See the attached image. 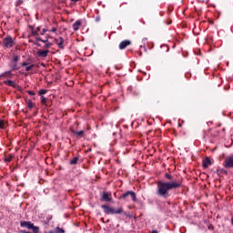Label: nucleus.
<instances>
[{
    "label": "nucleus",
    "mask_w": 233,
    "mask_h": 233,
    "mask_svg": "<svg viewBox=\"0 0 233 233\" xmlns=\"http://www.w3.org/2000/svg\"><path fill=\"white\" fill-rule=\"evenodd\" d=\"M49 32L56 34V32H57V27H53L51 30H49Z\"/></svg>",
    "instance_id": "28"
},
{
    "label": "nucleus",
    "mask_w": 233,
    "mask_h": 233,
    "mask_svg": "<svg viewBox=\"0 0 233 233\" xmlns=\"http://www.w3.org/2000/svg\"><path fill=\"white\" fill-rule=\"evenodd\" d=\"M131 44H132V42H130V40H124V41L120 42L119 49L125 50V48H127V46H130Z\"/></svg>",
    "instance_id": "10"
},
{
    "label": "nucleus",
    "mask_w": 233,
    "mask_h": 233,
    "mask_svg": "<svg viewBox=\"0 0 233 233\" xmlns=\"http://www.w3.org/2000/svg\"><path fill=\"white\" fill-rule=\"evenodd\" d=\"M27 94H29V96H35V92L34 91H27Z\"/></svg>",
    "instance_id": "29"
},
{
    "label": "nucleus",
    "mask_w": 233,
    "mask_h": 233,
    "mask_svg": "<svg viewBox=\"0 0 233 233\" xmlns=\"http://www.w3.org/2000/svg\"><path fill=\"white\" fill-rule=\"evenodd\" d=\"M142 41L143 43H145L147 41V38H143Z\"/></svg>",
    "instance_id": "37"
},
{
    "label": "nucleus",
    "mask_w": 233,
    "mask_h": 233,
    "mask_svg": "<svg viewBox=\"0 0 233 233\" xmlns=\"http://www.w3.org/2000/svg\"><path fill=\"white\" fill-rule=\"evenodd\" d=\"M5 161H7L8 163H10V161H12V157L5 158Z\"/></svg>",
    "instance_id": "35"
},
{
    "label": "nucleus",
    "mask_w": 233,
    "mask_h": 233,
    "mask_svg": "<svg viewBox=\"0 0 233 233\" xmlns=\"http://www.w3.org/2000/svg\"><path fill=\"white\" fill-rule=\"evenodd\" d=\"M35 30H37V32L39 33V30H41L40 27H36Z\"/></svg>",
    "instance_id": "36"
},
{
    "label": "nucleus",
    "mask_w": 233,
    "mask_h": 233,
    "mask_svg": "<svg viewBox=\"0 0 233 233\" xmlns=\"http://www.w3.org/2000/svg\"><path fill=\"white\" fill-rule=\"evenodd\" d=\"M231 225L233 226V218H231Z\"/></svg>",
    "instance_id": "39"
},
{
    "label": "nucleus",
    "mask_w": 233,
    "mask_h": 233,
    "mask_svg": "<svg viewBox=\"0 0 233 233\" xmlns=\"http://www.w3.org/2000/svg\"><path fill=\"white\" fill-rule=\"evenodd\" d=\"M56 232H57V233H65V229H63V228L57 227V228H56Z\"/></svg>",
    "instance_id": "25"
},
{
    "label": "nucleus",
    "mask_w": 233,
    "mask_h": 233,
    "mask_svg": "<svg viewBox=\"0 0 233 233\" xmlns=\"http://www.w3.org/2000/svg\"><path fill=\"white\" fill-rule=\"evenodd\" d=\"M130 198H131V201H133L134 203L137 201L136 192L134 191H127L126 193L122 194L119 197V199H124L125 201H130Z\"/></svg>",
    "instance_id": "2"
},
{
    "label": "nucleus",
    "mask_w": 233,
    "mask_h": 233,
    "mask_svg": "<svg viewBox=\"0 0 233 233\" xmlns=\"http://www.w3.org/2000/svg\"><path fill=\"white\" fill-rule=\"evenodd\" d=\"M48 233H57V231H49Z\"/></svg>",
    "instance_id": "38"
},
{
    "label": "nucleus",
    "mask_w": 233,
    "mask_h": 233,
    "mask_svg": "<svg viewBox=\"0 0 233 233\" xmlns=\"http://www.w3.org/2000/svg\"><path fill=\"white\" fill-rule=\"evenodd\" d=\"M4 83H5V85H7V86H15V82H14L12 80H6Z\"/></svg>",
    "instance_id": "17"
},
{
    "label": "nucleus",
    "mask_w": 233,
    "mask_h": 233,
    "mask_svg": "<svg viewBox=\"0 0 233 233\" xmlns=\"http://www.w3.org/2000/svg\"><path fill=\"white\" fill-rule=\"evenodd\" d=\"M34 66H35V65L25 66V71L30 72V70H32L34 68Z\"/></svg>",
    "instance_id": "24"
},
{
    "label": "nucleus",
    "mask_w": 233,
    "mask_h": 233,
    "mask_svg": "<svg viewBox=\"0 0 233 233\" xmlns=\"http://www.w3.org/2000/svg\"><path fill=\"white\" fill-rule=\"evenodd\" d=\"M16 5H23V0H19Z\"/></svg>",
    "instance_id": "34"
},
{
    "label": "nucleus",
    "mask_w": 233,
    "mask_h": 233,
    "mask_svg": "<svg viewBox=\"0 0 233 233\" xmlns=\"http://www.w3.org/2000/svg\"><path fill=\"white\" fill-rule=\"evenodd\" d=\"M217 174L218 176H223V174H225V176H227V174H228V172H227V170L220 168L217 170Z\"/></svg>",
    "instance_id": "16"
},
{
    "label": "nucleus",
    "mask_w": 233,
    "mask_h": 233,
    "mask_svg": "<svg viewBox=\"0 0 233 233\" xmlns=\"http://www.w3.org/2000/svg\"><path fill=\"white\" fill-rule=\"evenodd\" d=\"M100 201H106V203L112 201V193L106 192V191H103L101 193Z\"/></svg>",
    "instance_id": "8"
},
{
    "label": "nucleus",
    "mask_w": 233,
    "mask_h": 233,
    "mask_svg": "<svg viewBox=\"0 0 233 233\" xmlns=\"http://www.w3.org/2000/svg\"><path fill=\"white\" fill-rule=\"evenodd\" d=\"M2 77H12V76H14V74H12V70L11 71H5L4 72L2 75Z\"/></svg>",
    "instance_id": "15"
},
{
    "label": "nucleus",
    "mask_w": 233,
    "mask_h": 233,
    "mask_svg": "<svg viewBox=\"0 0 233 233\" xmlns=\"http://www.w3.org/2000/svg\"><path fill=\"white\" fill-rule=\"evenodd\" d=\"M52 46V43L47 42V44H45L44 48H50Z\"/></svg>",
    "instance_id": "26"
},
{
    "label": "nucleus",
    "mask_w": 233,
    "mask_h": 233,
    "mask_svg": "<svg viewBox=\"0 0 233 233\" xmlns=\"http://www.w3.org/2000/svg\"><path fill=\"white\" fill-rule=\"evenodd\" d=\"M1 77H3V76L0 75V79H1Z\"/></svg>",
    "instance_id": "40"
},
{
    "label": "nucleus",
    "mask_w": 233,
    "mask_h": 233,
    "mask_svg": "<svg viewBox=\"0 0 233 233\" xmlns=\"http://www.w3.org/2000/svg\"><path fill=\"white\" fill-rule=\"evenodd\" d=\"M35 41H41V43H45V44L50 43V42L48 41V38H46V40H43V39H41L40 37H36V38H35Z\"/></svg>",
    "instance_id": "21"
},
{
    "label": "nucleus",
    "mask_w": 233,
    "mask_h": 233,
    "mask_svg": "<svg viewBox=\"0 0 233 233\" xmlns=\"http://www.w3.org/2000/svg\"><path fill=\"white\" fill-rule=\"evenodd\" d=\"M210 165H212V163L210 162V159L206 158L203 160V167L204 168H208L210 167Z\"/></svg>",
    "instance_id": "13"
},
{
    "label": "nucleus",
    "mask_w": 233,
    "mask_h": 233,
    "mask_svg": "<svg viewBox=\"0 0 233 233\" xmlns=\"http://www.w3.org/2000/svg\"><path fill=\"white\" fill-rule=\"evenodd\" d=\"M79 158L77 157H74L72 160H70V165H77V161Z\"/></svg>",
    "instance_id": "20"
},
{
    "label": "nucleus",
    "mask_w": 233,
    "mask_h": 233,
    "mask_svg": "<svg viewBox=\"0 0 233 233\" xmlns=\"http://www.w3.org/2000/svg\"><path fill=\"white\" fill-rule=\"evenodd\" d=\"M4 48H12L14 46V38L12 36H6L3 40Z\"/></svg>",
    "instance_id": "7"
},
{
    "label": "nucleus",
    "mask_w": 233,
    "mask_h": 233,
    "mask_svg": "<svg viewBox=\"0 0 233 233\" xmlns=\"http://www.w3.org/2000/svg\"><path fill=\"white\" fill-rule=\"evenodd\" d=\"M20 226L22 228H28L29 230H33V232L35 230V228H39V227L34 226V223L30 221H21Z\"/></svg>",
    "instance_id": "6"
},
{
    "label": "nucleus",
    "mask_w": 233,
    "mask_h": 233,
    "mask_svg": "<svg viewBox=\"0 0 233 233\" xmlns=\"http://www.w3.org/2000/svg\"><path fill=\"white\" fill-rule=\"evenodd\" d=\"M50 51H48V49H46V50H39L38 52H37V56L38 57H46L47 56H48V53H49Z\"/></svg>",
    "instance_id": "11"
},
{
    "label": "nucleus",
    "mask_w": 233,
    "mask_h": 233,
    "mask_svg": "<svg viewBox=\"0 0 233 233\" xmlns=\"http://www.w3.org/2000/svg\"><path fill=\"white\" fill-rule=\"evenodd\" d=\"M101 208H103L105 214H123V208H118L117 209H116L106 205H102Z\"/></svg>",
    "instance_id": "3"
},
{
    "label": "nucleus",
    "mask_w": 233,
    "mask_h": 233,
    "mask_svg": "<svg viewBox=\"0 0 233 233\" xmlns=\"http://www.w3.org/2000/svg\"><path fill=\"white\" fill-rule=\"evenodd\" d=\"M47 101H48V99H46V97H45L44 96H41V102L43 105H46Z\"/></svg>",
    "instance_id": "23"
},
{
    "label": "nucleus",
    "mask_w": 233,
    "mask_h": 233,
    "mask_svg": "<svg viewBox=\"0 0 233 233\" xmlns=\"http://www.w3.org/2000/svg\"><path fill=\"white\" fill-rule=\"evenodd\" d=\"M34 106H35V104L32 102V100L27 101V107L32 109Z\"/></svg>",
    "instance_id": "19"
},
{
    "label": "nucleus",
    "mask_w": 233,
    "mask_h": 233,
    "mask_svg": "<svg viewBox=\"0 0 233 233\" xmlns=\"http://www.w3.org/2000/svg\"><path fill=\"white\" fill-rule=\"evenodd\" d=\"M79 26H81V20H77L76 21V23L73 24V30H75V32H77V30H79Z\"/></svg>",
    "instance_id": "12"
},
{
    "label": "nucleus",
    "mask_w": 233,
    "mask_h": 233,
    "mask_svg": "<svg viewBox=\"0 0 233 233\" xmlns=\"http://www.w3.org/2000/svg\"><path fill=\"white\" fill-rule=\"evenodd\" d=\"M0 128H5V121L0 120Z\"/></svg>",
    "instance_id": "27"
},
{
    "label": "nucleus",
    "mask_w": 233,
    "mask_h": 233,
    "mask_svg": "<svg viewBox=\"0 0 233 233\" xmlns=\"http://www.w3.org/2000/svg\"><path fill=\"white\" fill-rule=\"evenodd\" d=\"M165 177L169 181H158L157 183V196L159 198H168L170 190L181 188V181L174 180V177L168 173L165 174Z\"/></svg>",
    "instance_id": "1"
},
{
    "label": "nucleus",
    "mask_w": 233,
    "mask_h": 233,
    "mask_svg": "<svg viewBox=\"0 0 233 233\" xmlns=\"http://www.w3.org/2000/svg\"><path fill=\"white\" fill-rule=\"evenodd\" d=\"M33 233H39V228H35Z\"/></svg>",
    "instance_id": "32"
},
{
    "label": "nucleus",
    "mask_w": 233,
    "mask_h": 233,
    "mask_svg": "<svg viewBox=\"0 0 233 233\" xmlns=\"http://www.w3.org/2000/svg\"><path fill=\"white\" fill-rule=\"evenodd\" d=\"M19 61V56H15L13 59L11 60V63L9 64V66L11 68V71L15 72V70H19L21 68L17 63Z\"/></svg>",
    "instance_id": "4"
},
{
    "label": "nucleus",
    "mask_w": 233,
    "mask_h": 233,
    "mask_svg": "<svg viewBox=\"0 0 233 233\" xmlns=\"http://www.w3.org/2000/svg\"><path fill=\"white\" fill-rule=\"evenodd\" d=\"M223 167L224 168H233V155L225 157Z\"/></svg>",
    "instance_id": "5"
},
{
    "label": "nucleus",
    "mask_w": 233,
    "mask_h": 233,
    "mask_svg": "<svg viewBox=\"0 0 233 233\" xmlns=\"http://www.w3.org/2000/svg\"><path fill=\"white\" fill-rule=\"evenodd\" d=\"M34 45H35V46H41V44L37 43V41H33Z\"/></svg>",
    "instance_id": "31"
},
{
    "label": "nucleus",
    "mask_w": 233,
    "mask_h": 233,
    "mask_svg": "<svg viewBox=\"0 0 233 233\" xmlns=\"http://www.w3.org/2000/svg\"><path fill=\"white\" fill-rule=\"evenodd\" d=\"M73 134H75V136H78L80 137H83V136H85V131L81 130V131H74Z\"/></svg>",
    "instance_id": "18"
},
{
    "label": "nucleus",
    "mask_w": 233,
    "mask_h": 233,
    "mask_svg": "<svg viewBox=\"0 0 233 233\" xmlns=\"http://www.w3.org/2000/svg\"><path fill=\"white\" fill-rule=\"evenodd\" d=\"M40 34L41 35H45V34H46V29H42V32Z\"/></svg>",
    "instance_id": "30"
},
{
    "label": "nucleus",
    "mask_w": 233,
    "mask_h": 233,
    "mask_svg": "<svg viewBox=\"0 0 233 233\" xmlns=\"http://www.w3.org/2000/svg\"><path fill=\"white\" fill-rule=\"evenodd\" d=\"M28 66V63H26V62L22 63V66Z\"/></svg>",
    "instance_id": "33"
},
{
    "label": "nucleus",
    "mask_w": 233,
    "mask_h": 233,
    "mask_svg": "<svg viewBox=\"0 0 233 233\" xmlns=\"http://www.w3.org/2000/svg\"><path fill=\"white\" fill-rule=\"evenodd\" d=\"M55 43L56 45H57L58 47L61 48V50H63V48H65V39H63V37H58V38H55Z\"/></svg>",
    "instance_id": "9"
},
{
    "label": "nucleus",
    "mask_w": 233,
    "mask_h": 233,
    "mask_svg": "<svg viewBox=\"0 0 233 233\" xmlns=\"http://www.w3.org/2000/svg\"><path fill=\"white\" fill-rule=\"evenodd\" d=\"M178 127H181V124H178Z\"/></svg>",
    "instance_id": "41"
},
{
    "label": "nucleus",
    "mask_w": 233,
    "mask_h": 233,
    "mask_svg": "<svg viewBox=\"0 0 233 233\" xmlns=\"http://www.w3.org/2000/svg\"><path fill=\"white\" fill-rule=\"evenodd\" d=\"M29 37H39V33L37 32V29H32L31 34L29 35Z\"/></svg>",
    "instance_id": "14"
},
{
    "label": "nucleus",
    "mask_w": 233,
    "mask_h": 233,
    "mask_svg": "<svg viewBox=\"0 0 233 233\" xmlns=\"http://www.w3.org/2000/svg\"><path fill=\"white\" fill-rule=\"evenodd\" d=\"M46 92H48V91L46 90V89H40V90L38 91V94H39V96H45V94H46Z\"/></svg>",
    "instance_id": "22"
}]
</instances>
